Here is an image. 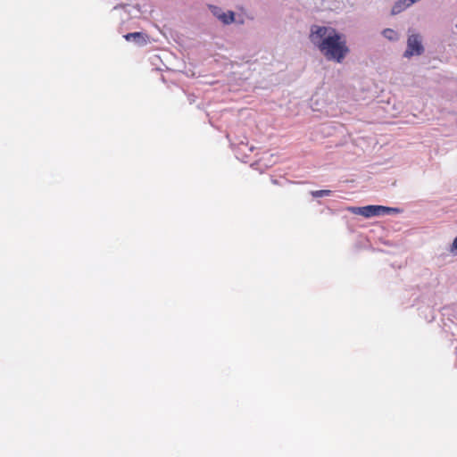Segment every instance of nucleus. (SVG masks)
Instances as JSON below:
<instances>
[{
  "label": "nucleus",
  "mask_w": 457,
  "mask_h": 457,
  "mask_svg": "<svg viewBox=\"0 0 457 457\" xmlns=\"http://www.w3.org/2000/svg\"><path fill=\"white\" fill-rule=\"evenodd\" d=\"M309 38L327 61L341 63L350 52L345 37L332 27L313 25Z\"/></svg>",
  "instance_id": "obj_1"
},
{
  "label": "nucleus",
  "mask_w": 457,
  "mask_h": 457,
  "mask_svg": "<svg viewBox=\"0 0 457 457\" xmlns=\"http://www.w3.org/2000/svg\"><path fill=\"white\" fill-rule=\"evenodd\" d=\"M347 210L353 214L361 215L365 218L400 212V210L398 208L386 207L382 205H367L362 207L352 206L348 207Z\"/></svg>",
  "instance_id": "obj_2"
},
{
  "label": "nucleus",
  "mask_w": 457,
  "mask_h": 457,
  "mask_svg": "<svg viewBox=\"0 0 457 457\" xmlns=\"http://www.w3.org/2000/svg\"><path fill=\"white\" fill-rule=\"evenodd\" d=\"M423 51L424 48L420 37L417 34L411 35L407 40V49L404 53V56L411 57L414 54L420 55L423 53Z\"/></svg>",
  "instance_id": "obj_3"
},
{
  "label": "nucleus",
  "mask_w": 457,
  "mask_h": 457,
  "mask_svg": "<svg viewBox=\"0 0 457 457\" xmlns=\"http://www.w3.org/2000/svg\"><path fill=\"white\" fill-rule=\"evenodd\" d=\"M411 4L412 3H410V0H399L392 7L391 13L393 15L398 14Z\"/></svg>",
  "instance_id": "obj_4"
},
{
  "label": "nucleus",
  "mask_w": 457,
  "mask_h": 457,
  "mask_svg": "<svg viewBox=\"0 0 457 457\" xmlns=\"http://www.w3.org/2000/svg\"><path fill=\"white\" fill-rule=\"evenodd\" d=\"M219 19L224 23V24H229L232 23L235 20V14L233 12H228L227 13L222 12L220 15H219Z\"/></svg>",
  "instance_id": "obj_5"
},
{
  "label": "nucleus",
  "mask_w": 457,
  "mask_h": 457,
  "mask_svg": "<svg viewBox=\"0 0 457 457\" xmlns=\"http://www.w3.org/2000/svg\"><path fill=\"white\" fill-rule=\"evenodd\" d=\"M124 38L127 40V41H130V40H139V39H144V35L143 33L141 32H132V33H128L124 36Z\"/></svg>",
  "instance_id": "obj_6"
},
{
  "label": "nucleus",
  "mask_w": 457,
  "mask_h": 457,
  "mask_svg": "<svg viewBox=\"0 0 457 457\" xmlns=\"http://www.w3.org/2000/svg\"><path fill=\"white\" fill-rule=\"evenodd\" d=\"M382 34L385 37H386L389 40H395L397 38L396 32L391 29H385Z\"/></svg>",
  "instance_id": "obj_7"
},
{
  "label": "nucleus",
  "mask_w": 457,
  "mask_h": 457,
  "mask_svg": "<svg viewBox=\"0 0 457 457\" xmlns=\"http://www.w3.org/2000/svg\"><path fill=\"white\" fill-rule=\"evenodd\" d=\"M331 194V191L330 190H317V191H313L312 193V195L314 196V197H323V196H328V195H330Z\"/></svg>",
  "instance_id": "obj_8"
},
{
  "label": "nucleus",
  "mask_w": 457,
  "mask_h": 457,
  "mask_svg": "<svg viewBox=\"0 0 457 457\" xmlns=\"http://www.w3.org/2000/svg\"><path fill=\"white\" fill-rule=\"evenodd\" d=\"M212 12L214 13V15H216L218 18H219V15L221 14L220 12V10L218 8V7H214L213 10H212Z\"/></svg>",
  "instance_id": "obj_9"
},
{
  "label": "nucleus",
  "mask_w": 457,
  "mask_h": 457,
  "mask_svg": "<svg viewBox=\"0 0 457 457\" xmlns=\"http://www.w3.org/2000/svg\"><path fill=\"white\" fill-rule=\"evenodd\" d=\"M452 250H457V237L454 238L453 242Z\"/></svg>",
  "instance_id": "obj_10"
}]
</instances>
